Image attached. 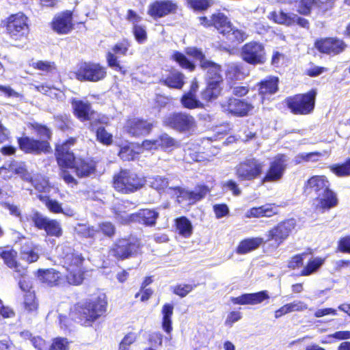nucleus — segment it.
<instances>
[{
  "mask_svg": "<svg viewBox=\"0 0 350 350\" xmlns=\"http://www.w3.org/2000/svg\"><path fill=\"white\" fill-rule=\"evenodd\" d=\"M72 105L75 111V115L82 121L91 120L94 115L92 112L90 105L88 103L81 100H73Z\"/></svg>",
  "mask_w": 350,
  "mask_h": 350,
  "instance_id": "35",
  "label": "nucleus"
},
{
  "mask_svg": "<svg viewBox=\"0 0 350 350\" xmlns=\"http://www.w3.org/2000/svg\"><path fill=\"white\" fill-rule=\"evenodd\" d=\"M174 313V306L171 304H165L162 307V328L167 334L172 330V317Z\"/></svg>",
  "mask_w": 350,
  "mask_h": 350,
  "instance_id": "39",
  "label": "nucleus"
},
{
  "mask_svg": "<svg viewBox=\"0 0 350 350\" xmlns=\"http://www.w3.org/2000/svg\"><path fill=\"white\" fill-rule=\"evenodd\" d=\"M99 229L105 236L109 237H113L116 232L114 225L109 221H105L100 224Z\"/></svg>",
  "mask_w": 350,
  "mask_h": 350,
  "instance_id": "64",
  "label": "nucleus"
},
{
  "mask_svg": "<svg viewBox=\"0 0 350 350\" xmlns=\"http://www.w3.org/2000/svg\"><path fill=\"white\" fill-rule=\"evenodd\" d=\"M163 123L164 126L182 133L193 132L196 128L195 118L185 113H170L163 118Z\"/></svg>",
  "mask_w": 350,
  "mask_h": 350,
  "instance_id": "7",
  "label": "nucleus"
},
{
  "mask_svg": "<svg viewBox=\"0 0 350 350\" xmlns=\"http://www.w3.org/2000/svg\"><path fill=\"white\" fill-rule=\"evenodd\" d=\"M21 336L24 340H29L31 341L32 345L36 350H46V344L45 340L40 336H32L31 333L29 331H23L21 332Z\"/></svg>",
  "mask_w": 350,
  "mask_h": 350,
  "instance_id": "45",
  "label": "nucleus"
},
{
  "mask_svg": "<svg viewBox=\"0 0 350 350\" xmlns=\"http://www.w3.org/2000/svg\"><path fill=\"white\" fill-rule=\"evenodd\" d=\"M265 164L263 161L254 157L247 158L236 165L235 175L241 181H252L261 177Z\"/></svg>",
  "mask_w": 350,
  "mask_h": 350,
  "instance_id": "4",
  "label": "nucleus"
},
{
  "mask_svg": "<svg viewBox=\"0 0 350 350\" xmlns=\"http://www.w3.org/2000/svg\"><path fill=\"white\" fill-rule=\"evenodd\" d=\"M268 18L280 25L290 26L295 23V17H293V14H287L282 10L270 12Z\"/></svg>",
  "mask_w": 350,
  "mask_h": 350,
  "instance_id": "38",
  "label": "nucleus"
},
{
  "mask_svg": "<svg viewBox=\"0 0 350 350\" xmlns=\"http://www.w3.org/2000/svg\"><path fill=\"white\" fill-rule=\"evenodd\" d=\"M183 79L184 76L182 73L173 71L165 79V84L170 88L180 89L184 84Z\"/></svg>",
  "mask_w": 350,
  "mask_h": 350,
  "instance_id": "42",
  "label": "nucleus"
},
{
  "mask_svg": "<svg viewBox=\"0 0 350 350\" xmlns=\"http://www.w3.org/2000/svg\"><path fill=\"white\" fill-rule=\"evenodd\" d=\"M338 204L336 195L329 189L317 196L316 199V208L325 211L335 207Z\"/></svg>",
  "mask_w": 350,
  "mask_h": 350,
  "instance_id": "29",
  "label": "nucleus"
},
{
  "mask_svg": "<svg viewBox=\"0 0 350 350\" xmlns=\"http://www.w3.org/2000/svg\"><path fill=\"white\" fill-rule=\"evenodd\" d=\"M331 170L338 176L350 175V159L342 165L332 166Z\"/></svg>",
  "mask_w": 350,
  "mask_h": 350,
  "instance_id": "57",
  "label": "nucleus"
},
{
  "mask_svg": "<svg viewBox=\"0 0 350 350\" xmlns=\"http://www.w3.org/2000/svg\"><path fill=\"white\" fill-rule=\"evenodd\" d=\"M0 174L4 179H9L14 175H19L21 178L29 181L30 174L28 173L23 163L12 161L0 167Z\"/></svg>",
  "mask_w": 350,
  "mask_h": 350,
  "instance_id": "22",
  "label": "nucleus"
},
{
  "mask_svg": "<svg viewBox=\"0 0 350 350\" xmlns=\"http://www.w3.org/2000/svg\"><path fill=\"white\" fill-rule=\"evenodd\" d=\"M241 58L252 65L262 64L266 61L264 46L257 42H250L244 44L241 51Z\"/></svg>",
  "mask_w": 350,
  "mask_h": 350,
  "instance_id": "10",
  "label": "nucleus"
},
{
  "mask_svg": "<svg viewBox=\"0 0 350 350\" xmlns=\"http://www.w3.org/2000/svg\"><path fill=\"white\" fill-rule=\"evenodd\" d=\"M226 36V38L231 42H243L247 38L246 33L241 30L234 29L230 25V28L226 30V32L224 33Z\"/></svg>",
  "mask_w": 350,
  "mask_h": 350,
  "instance_id": "50",
  "label": "nucleus"
},
{
  "mask_svg": "<svg viewBox=\"0 0 350 350\" xmlns=\"http://www.w3.org/2000/svg\"><path fill=\"white\" fill-rule=\"evenodd\" d=\"M131 46V42L128 40H123L121 42L116 43L111 49L107 53L106 59L108 66L113 68L114 70L125 74V69L120 66L116 54L126 55Z\"/></svg>",
  "mask_w": 350,
  "mask_h": 350,
  "instance_id": "14",
  "label": "nucleus"
},
{
  "mask_svg": "<svg viewBox=\"0 0 350 350\" xmlns=\"http://www.w3.org/2000/svg\"><path fill=\"white\" fill-rule=\"evenodd\" d=\"M295 226V221L293 219L279 223L267 232V241H274L279 245L289 236Z\"/></svg>",
  "mask_w": 350,
  "mask_h": 350,
  "instance_id": "16",
  "label": "nucleus"
},
{
  "mask_svg": "<svg viewBox=\"0 0 350 350\" xmlns=\"http://www.w3.org/2000/svg\"><path fill=\"white\" fill-rule=\"evenodd\" d=\"M31 66L37 70L46 73H51L56 70V65L54 62L51 61H36L33 62Z\"/></svg>",
  "mask_w": 350,
  "mask_h": 350,
  "instance_id": "51",
  "label": "nucleus"
},
{
  "mask_svg": "<svg viewBox=\"0 0 350 350\" xmlns=\"http://www.w3.org/2000/svg\"><path fill=\"white\" fill-rule=\"evenodd\" d=\"M172 57L181 67L187 68L191 71L194 69V64L189 62L183 53L176 52L174 53Z\"/></svg>",
  "mask_w": 350,
  "mask_h": 350,
  "instance_id": "56",
  "label": "nucleus"
},
{
  "mask_svg": "<svg viewBox=\"0 0 350 350\" xmlns=\"http://www.w3.org/2000/svg\"><path fill=\"white\" fill-rule=\"evenodd\" d=\"M116 219L121 223H126L130 220H137L146 225L152 226L155 224L159 213L154 210L143 209L136 215H129L120 207L115 210Z\"/></svg>",
  "mask_w": 350,
  "mask_h": 350,
  "instance_id": "11",
  "label": "nucleus"
},
{
  "mask_svg": "<svg viewBox=\"0 0 350 350\" xmlns=\"http://www.w3.org/2000/svg\"><path fill=\"white\" fill-rule=\"evenodd\" d=\"M177 5L172 1H157L150 5L148 13L153 18H161L176 12Z\"/></svg>",
  "mask_w": 350,
  "mask_h": 350,
  "instance_id": "23",
  "label": "nucleus"
},
{
  "mask_svg": "<svg viewBox=\"0 0 350 350\" xmlns=\"http://www.w3.org/2000/svg\"><path fill=\"white\" fill-rule=\"evenodd\" d=\"M74 75L81 81L97 82L105 78L107 69L100 64L82 62L78 64Z\"/></svg>",
  "mask_w": 350,
  "mask_h": 350,
  "instance_id": "6",
  "label": "nucleus"
},
{
  "mask_svg": "<svg viewBox=\"0 0 350 350\" xmlns=\"http://www.w3.org/2000/svg\"><path fill=\"white\" fill-rule=\"evenodd\" d=\"M176 227L179 234L184 237H189L193 232L192 225L190 221L185 217L176 219Z\"/></svg>",
  "mask_w": 350,
  "mask_h": 350,
  "instance_id": "44",
  "label": "nucleus"
},
{
  "mask_svg": "<svg viewBox=\"0 0 350 350\" xmlns=\"http://www.w3.org/2000/svg\"><path fill=\"white\" fill-rule=\"evenodd\" d=\"M191 145L188 144L185 149V159L188 161H193L197 162H202L206 160L205 157L202 153L197 151H191Z\"/></svg>",
  "mask_w": 350,
  "mask_h": 350,
  "instance_id": "55",
  "label": "nucleus"
},
{
  "mask_svg": "<svg viewBox=\"0 0 350 350\" xmlns=\"http://www.w3.org/2000/svg\"><path fill=\"white\" fill-rule=\"evenodd\" d=\"M264 242L262 238L252 237L241 241L237 248V253L245 254L257 249Z\"/></svg>",
  "mask_w": 350,
  "mask_h": 350,
  "instance_id": "36",
  "label": "nucleus"
},
{
  "mask_svg": "<svg viewBox=\"0 0 350 350\" xmlns=\"http://www.w3.org/2000/svg\"><path fill=\"white\" fill-rule=\"evenodd\" d=\"M6 33L16 42H21L27 38L29 33L28 17L23 12L11 14L3 21Z\"/></svg>",
  "mask_w": 350,
  "mask_h": 350,
  "instance_id": "2",
  "label": "nucleus"
},
{
  "mask_svg": "<svg viewBox=\"0 0 350 350\" xmlns=\"http://www.w3.org/2000/svg\"><path fill=\"white\" fill-rule=\"evenodd\" d=\"M30 219L37 228L44 230L48 235L58 237L62 234L61 225L55 219H49L38 211L30 215Z\"/></svg>",
  "mask_w": 350,
  "mask_h": 350,
  "instance_id": "12",
  "label": "nucleus"
},
{
  "mask_svg": "<svg viewBox=\"0 0 350 350\" xmlns=\"http://www.w3.org/2000/svg\"><path fill=\"white\" fill-rule=\"evenodd\" d=\"M170 189H172V191L171 195L176 196L179 202L187 201L188 204H194L204 198L209 192V189L204 185H198L193 191L185 190L176 185L170 186Z\"/></svg>",
  "mask_w": 350,
  "mask_h": 350,
  "instance_id": "13",
  "label": "nucleus"
},
{
  "mask_svg": "<svg viewBox=\"0 0 350 350\" xmlns=\"http://www.w3.org/2000/svg\"><path fill=\"white\" fill-rule=\"evenodd\" d=\"M324 260L321 258H315L310 260L307 265L302 269L301 275H310L315 272L323 264Z\"/></svg>",
  "mask_w": 350,
  "mask_h": 350,
  "instance_id": "48",
  "label": "nucleus"
},
{
  "mask_svg": "<svg viewBox=\"0 0 350 350\" xmlns=\"http://www.w3.org/2000/svg\"><path fill=\"white\" fill-rule=\"evenodd\" d=\"M306 187L319 196L329 189V183L324 176H314L308 180Z\"/></svg>",
  "mask_w": 350,
  "mask_h": 350,
  "instance_id": "31",
  "label": "nucleus"
},
{
  "mask_svg": "<svg viewBox=\"0 0 350 350\" xmlns=\"http://www.w3.org/2000/svg\"><path fill=\"white\" fill-rule=\"evenodd\" d=\"M52 29L59 34H66L73 29L72 14L64 12L55 16L51 22Z\"/></svg>",
  "mask_w": 350,
  "mask_h": 350,
  "instance_id": "20",
  "label": "nucleus"
},
{
  "mask_svg": "<svg viewBox=\"0 0 350 350\" xmlns=\"http://www.w3.org/2000/svg\"><path fill=\"white\" fill-rule=\"evenodd\" d=\"M317 49L321 53L337 55L343 51L347 45L342 40L329 38L319 41L315 44Z\"/></svg>",
  "mask_w": 350,
  "mask_h": 350,
  "instance_id": "24",
  "label": "nucleus"
},
{
  "mask_svg": "<svg viewBox=\"0 0 350 350\" xmlns=\"http://www.w3.org/2000/svg\"><path fill=\"white\" fill-rule=\"evenodd\" d=\"M139 247V241L135 237L120 239L111 248L109 254L117 259H125L136 253Z\"/></svg>",
  "mask_w": 350,
  "mask_h": 350,
  "instance_id": "9",
  "label": "nucleus"
},
{
  "mask_svg": "<svg viewBox=\"0 0 350 350\" xmlns=\"http://www.w3.org/2000/svg\"><path fill=\"white\" fill-rule=\"evenodd\" d=\"M38 279L49 286H57L61 280V273L53 269H40L38 271Z\"/></svg>",
  "mask_w": 350,
  "mask_h": 350,
  "instance_id": "33",
  "label": "nucleus"
},
{
  "mask_svg": "<svg viewBox=\"0 0 350 350\" xmlns=\"http://www.w3.org/2000/svg\"><path fill=\"white\" fill-rule=\"evenodd\" d=\"M180 102L185 108L189 109L201 108L203 107L202 103L196 98V94H191V93H187L184 94L181 98Z\"/></svg>",
  "mask_w": 350,
  "mask_h": 350,
  "instance_id": "46",
  "label": "nucleus"
},
{
  "mask_svg": "<svg viewBox=\"0 0 350 350\" xmlns=\"http://www.w3.org/2000/svg\"><path fill=\"white\" fill-rule=\"evenodd\" d=\"M41 250L37 245L31 241H27L22 245L21 248V259L31 263L38 260Z\"/></svg>",
  "mask_w": 350,
  "mask_h": 350,
  "instance_id": "32",
  "label": "nucleus"
},
{
  "mask_svg": "<svg viewBox=\"0 0 350 350\" xmlns=\"http://www.w3.org/2000/svg\"><path fill=\"white\" fill-rule=\"evenodd\" d=\"M287 159L284 154L277 155L270 163L262 183L275 182L282 178L286 168Z\"/></svg>",
  "mask_w": 350,
  "mask_h": 350,
  "instance_id": "15",
  "label": "nucleus"
},
{
  "mask_svg": "<svg viewBox=\"0 0 350 350\" xmlns=\"http://www.w3.org/2000/svg\"><path fill=\"white\" fill-rule=\"evenodd\" d=\"M222 188L224 191H230L235 196L241 194V189L237 183L234 180H228L222 183Z\"/></svg>",
  "mask_w": 350,
  "mask_h": 350,
  "instance_id": "58",
  "label": "nucleus"
},
{
  "mask_svg": "<svg viewBox=\"0 0 350 350\" xmlns=\"http://www.w3.org/2000/svg\"><path fill=\"white\" fill-rule=\"evenodd\" d=\"M221 85L208 82L206 88L202 92V98L207 101L216 98L221 92Z\"/></svg>",
  "mask_w": 350,
  "mask_h": 350,
  "instance_id": "43",
  "label": "nucleus"
},
{
  "mask_svg": "<svg viewBox=\"0 0 350 350\" xmlns=\"http://www.w3.org/2000/svg\"><path fill=\"white\" fill-rule=\"evenodd\" d=\"M97 139L103 144L109 145L112 143V135L109 133L103 127H100L96 131Z\"/></svg>",
  "mask_w": 350,
  "mask_h": 350,
  "instance_id": "60",
  "label": "nucleus"
},
{
  "mask_svg": "<svg viewBox=\"0 0 350 350\" xmlns=\"http://www.w3.org/2000/svg\"><path fill=\"white\" fill-rule=\"evenodd\" d=\"M0 256L8 267L13 269L16 276H23L27 274V269L25 267L17 262L16 258L17 253L11 249H1Z\"/></svg>",
  "mask_w": 350,
  "mask_h": 350,
  "instance_id": "25",
  "label": "nucleus"
},
{
  "mask_svg": "<svg viewBox=\"0 0 350 350\" xmlns=\"http://www.w3.org/2000/svg\"><path fill=\"white\" fill-rule=\"evenodd\" d=\"M179 146L178 142L166 133L161 135L153 140H145L142 143V148L148 150H157L161 148L164 150H172Z\"/></svg>",
  "mask_w": 350,
  "mask_h": 350,
  "instance_id": "18",
  "label": "nucleus"
},
{
  "mask_svg": "<svg viewBox=\"0 0 350 350\" xmlns=\"http://www.w3.org/2000/svg\"><path fill=\"white\" fill-rule=\"evenodd\" d=\"M38 308V303L33 292L27 293L24 297L23 312L26 314L35 316Z\"/></svg>",
  "mask_w": 350,
  "mask_h": 350,
  "instance_id": "40",
  "label": "nucleus"
},
{
  "mask_svg": "<svg viewBox=\"0 0 350 350\" xmlns=\"http://www.w3.org/2000/svg\"><path fill=\"white\" fill-rule=\"evenodd\" d=\"M18 144L22 150L28 153L46 152L50 148L46 140H35L27 137L18 139Z\"/></svg>",
  "mask_w": 350,
  "mask_h": 350,
  "instance_id": "21",
  "label": "nucleus"
},
{
  "mask_svg": "<svg viewBox=\"0 0 350 350\" xmlns=\"http://www.w3.org/2000/svg\"><path fill=\"white\" fill-rule=\"evenodd\" d=\"M57 252L62 259L61 263L67 271L66 278L68 282L72 285L81 284L86 271L83 266L85 258L69 247H58Z\"/></svg>",
  "mask_w": 350,
  "mask_h": 350,
  "instance_id": "1",
  "label": "nucleus"
},
{
  "mask_svg": "<svg viewBox=\"0 0 350 350\" xmlns=\"http://www.w3.org/2000/svg\"><path fill=\"white\" fill-rule=\"evenodd\" d=\"M107 300L105 295L92 297L85 303L79 310V319L82 325L90 326L106 312Z\"/></svg>",
  "mask_w": 350,
  "mask_h": 350,
  "instance_id": "3",
  "label": "nucleus"
},
{
  "mask_svg": "<svg viewBox=\"0 0 350 350\" xmlns=\"http://www.w3.org/2000/svg\"><path fill=\"white\" fill-rule=\"evenodd\" d=\"M190 6L196 10H204L212 5L211 0H188Z\"/></svg>",
  "mask_w": 350,
  "mask_h": 350,
  "instance_id": "62",
  "label": "nucleus"
},
{
  "mask_svg": "<svg viewBox=\"0 0 350 350\" xmlns=\"http://www.w3.org/2000/svg\"><path fill=\"white\" fill-rule=\"evenodd\" d=\"M152 126V124L146 120L132 118L126 121L124 129L133 136H140L150 133Z\"/></svg>",
  "mask_w": 350,
  "mask_h": 350,
  "instance_id": "19",
  "label": "nucleus"
},
{
  "mask_svg": "<svg viewBox=\"0 0 350 350\" xmlns=\"http://www.w3.org/2000/svg\"><path fill=\"white\" fill-rule=\"evenodd\" d=\"M146 182L150 187L159 193L166 192L169 194L172 193V189H170V186L176 185L172 183V180L168 178L161 176H153L149 177Z\"/></svg>",
  "mask_w": 350,
  "mask_h": 350,
  "instance_id": "30",
  "label": "nucleus"
},
{
  "mask_svg": "<svg viewBox=\"0 0 350 350\" xmlns=\"http://www.w3.org/2000/svg\"><path fill=\"white\" fill-rule=\"evenodd\" d=\"M75 139H70L61 145H57L56 148V157L58 163H62L64 161V158L62 157L64 154L71 153L70 152V146L74 145Z\"/></svg>",
  "mask_w": 350,
  "mask_h": 350,
  "instance_id": "47",
  "label": "nucleus"
},
{
  "mask_svg": "<svg viewBox=\"0 0 350 350\" xmlns=\"http://www.w3.org/2000/svg\"><path fill=\"white\" fill-rule=\"evenodd\" d=\"M29 181H31L34 188L40 192H49L50 187L48 180L44 177L38 176L33 179L30 176Z\"/></svg>",
  "mask_w": 350,
  "mask_h": 350,
  "instance_id": "53",
  "label": "nucleus"
},
{
  "mask_svg": "<svg viewBox=\"0 0 350 350\" xmlns=\"http://www.w3.org/2000/svg\"><path fill=\"white\" fill-rule=\"evenodd\" d=\"M136 152L130 145H126L120 148L119 156L125 161L133 160L135 158Z\"/></svg>",
  "mask_w": 350,
  "mask_h": 350,
  "instance_id": "59",
  "label": "nucleus"
},
{
  "mask_svg": "<svg viewBox=\"0 0 350 350\" xmlns=\"http://www.w3.org/2000/svg\"><path fill=\"white\" fill-rule=\"evenodd\" d=\"M144 184V180L142 178L129 170H121L113 177L114 188L124 193L134 192Z\"/></svg>",
  "mask_w": 350,
  "mask_h": 350,
  "instance_id": "5",
  "label": "nucleus"
},
{
  "mask_svg": "<svg viewBox=\"0 0 350 350\" xmlns=\"http://www.w3.org/2000/svg\"><path fill=\"white\" fill-rule=\"evenodd\" d=\"M317 92L311 90L305 94H297L286 99L288 108L295 114H308L314 109Z\"/></svg>",
  "mask_w": 350,
  "mask_h": 350,
  "instance_id": "8",
  "label": "nucleus"
},
{
  "mask_svg": "<svg viewBox=\"0 0 350 350\" xmlns=\"http://www.w3.org/2000/svg\"><path fill=\"white\" fill-rule=\"evenodd\" d=\"M278 90V79L269 77L259 83V95L261 97V103L264 104L266 100H269L270 97L277 92Z\"/></svg>",
  "mask_w": 350,
  "mask_h": 350,
  "instance_id": "26",
  "label": "nucleus"
},
{
  "mask_svg": "<svg viewBox=\"0 0 350 350\" xmlns=\"http://www.w3.org/2000/svg\"><path fill=\"white\" fill-rule=\"evenodd\" d=\"M69 342L66 338H57L53 340L49 350H68Z\"/></svg>",
  "mask_w": 350,
  "mask_h": 350,
  "instance_id": "63",
  "label": "nucleus"
},
{
  "mask_svg": "<svg viewBox=\"0 0 350 350\" xmlns=\"http://www.w3.org/2000/svg\"><path fill=\"white\" fill-rule=\"evenodd\" d=\"M133 32L137 42L143 43L146 40L147 34L144 26L140 25H135L133 27Z\"/></svg>",
  "mask_w": 350,
  "mask_h": 350,
  "instance_id": "61",
  "label": "nucleus"
},
{
  "mask_svg": "<svg viewBox=\"0 0 350 350\" xmlns=\"http://www.w3.org/2000/svg\"><path fill=\"white\" fill-rule=\"evenodd\" d=\"M75 232L83 237L92 238L96 234L98 231L94 227L88 224H78L75 227Z\"/></svg>",
  "mask_w": 350,
  "mask_h": 350,
  "instance_id": "52",
  "label": "nucleus"
},
{
  "mask_svg": "<svg viewBox=\"0 0 350 350\" xmlns=\"http://www.w3.org/2000/svg\"><path fill=\"white\" fill-rule=\"evenodd\" d=\"M77 175L79 177L89 176L95 172V163L92 161L79 159L75 165Z\"/></svg>",
  "mask_w": 350,
  "mask_h": 350,
  "instance_id": "37",
  "label": "nucleus"
},
{
  "mask_svg": "<svg viewBox=\"0 0 350 350\" xmlns=\"http://www.w3.org/2000/svg\"><path fill=\"white\" fill-rule=\"evenodd\" d=\"M38 198L42 202L47 208L53 213H60L63 211L61 204L55 200L50 199L48 196L39 195Z\"/></svg>",
  "mask_w": 350,
  "mask_h": 350,
  "instance_id": "49",
  "label": "nucleus"
},
{
  "mask_svg": "<svg viewBox=\"0 0 350 350\" xmlns=\"http://www.w3.org/2000/svg\"><path fill=\"white\" fill-rule=\"evenodd\" d=\"M226 77L230 80H241L244 79L245 75L241 71V68L235 64L228 66Z\"/></svg>",
  "mask_w": 350,
  "mask_h": 350,
  "instance_id": "54",
  "label": "nucleus"
},
{
  "mask_svg": "<svg viewBox=\"0 0 350 350\" xmlns=\"http://www.w3.org/2000/svg\"><path fill=\"white\" fill-rule=\"evenodd\" d=\"M221 107L224 111L240 117L247 116L254 109V106L248 102L234 98L223 103Z\"/></svg>",
  "mask_w": 350,
  "mask_h": 350,
  "instance_id": "17",
  "label": "nucleus"
},
{
  "mask_svg": "<svg viewBox=\"0 0 350 350\" xmlns=\"http://www.w3.org/2000/svg\"><path fill=\"white\" fill-rule=\"evenodd\" d=\"M278 207L273 204H267L259 207H253L245 213L246 218H259L262 217H270L276 215Z\"/></svg>",
  "mask_w": 350,
  "mask_h": 350,
  "instance_id": "28",
  "label": "nucleus"
},
{
  "mask_svg": "<svg viewBox=\"0 0 350 350\" xmlns=\"http://www.w3.org/2000/svg\"><path fill=\"white\" fill-rule=\"evenodd\" d=\"M269 298L266 291H260L256 293H246L237 297H232L231 301L235 304L241 305H256L262 303L265 299Z\"/></svg>",
  "mask_w": 350,
  "mask_h": 350,
  "instance_id": "27",
  "label": "nucleus"
},
{
  "mask_svg": "<svg viewBox=\"0 0 350 350\" xmlns=\"http://www.w3.org/2000/svg\"><path fill=\"white\" fill-rule=\"evenodd\" d=\"M202 68L207 70L208 82L221 85L222 77L220 74L221 67L219 65L208 60L202 62Z\"/></svg>",
  "mask_w": 350,
  "mask_h": 350,
  "instance_id": "34",
  "label": "nucleus"
},
{
  "mask_svg": "<svg viewBox=\"0 0 350 350\" xmlns=\"http://www.w3.org/2000/svg\"><path fill=\"white\" fill-rule=\"evenodd\" d=\"M213 26H214L221 33H224L230 28L231 25L228 18L221 12L213 14L211 16Z\"/></svg>",
  "mask_w": 350,
  "mask_h": 350,
  "instance_id": "41",
  "label": "nucleus"
}]
</instances>
